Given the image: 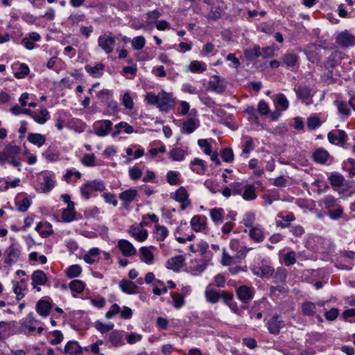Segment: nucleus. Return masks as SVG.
I'll use <instances>...</instances> for the list:
<instances>
[{
  "label": "nucleus",
  "instance_id": "c9c22d12",
  "mask_svg": "<svg viewBox=\"0 0 355 355\" xmlns=\"http://www.w3.org/2000/svg\"><path fill=\"white\" fill-rule=\"evenodd\" d=\"M31 200L28 198H24L20 200L19 196H17L15 199L17 209L20 212H26L31 206Z\"/></svg>",
  "mask_w": 355,
  "mask_h": 355
},
{
  "label": "nucleus",
  "instance_id": "864d4df0",
  "mask_svg": "<svg viewBox=\"0 0 355 355\" xmlns=\"http://www.w3.org/2000/svg\"><path fill=\"white\" fill-rule=\"evenodd\" d=\"M69 288L72 291L81 293L84 291L85 284L79 279H75L70 282Z\"/></svg>",
  "mask_w": 355,
  "mask_h": 355
},
{
  "label": "nucleus",
  "instance_id": "cd10ccee",
  "mask_svg": "<svg viewBox=\"0 0 355 355\" xmlns=\"http://www.w3.org/2000/svg\"><path fill=\"white\" fill-rule=\"evenodd\" d=\"M250 238L257 243L262 242L265 239L263 231L257 227H252L249 231Z\"/></svg>",
  "mask_w": 355,
  "mask_h": 355
},
{
  "label": "nucleus",
  "instance_id": "39448f33",
  "mask_svg": "<svg viewBox=\"0 0 355 355\" xmlns=\"http://www.w3.org/2000/svg\"><path fill=\"white\" fill-rule=\"evenodd\" d=\"M250 270L254 275L261 278H268L271 277L275 272L274 268L265 263L263 261L261 262L260 266H252L250 267Z\"/></svg>",
  "mask_w": 355,
  "mask_h": 355
},
{
  "label": "nucleus",
  "instance_id": "58836bf2",
  "mask_svg": "<svg viewBox=\"0 0 355 355\" xmlns=\"http://www.w3.org/2000/svg\"><path fill=\"white\" fill-rule=\"evenodd\" d=\"M20 152V148L17 146L8 144L6 146L3 153H0V155L8 156V157L13 158Z\"/></svg>",
  "mask_w": 355,
  "mask_h": 355
},
{
  "label": "nucleus",
  "instance_id": "9d476101",
  "mask_svg": "<svg viewBox=\"0 0 355 355\" xmlns=\"http://www.w3.org/2000/svg\"><path fill=\"white\" fill-rule=\"evenodd\" d=\"M37 321L33 313H30L25 318L20 322L21 331L25 334H29L36 330V325L40 324Z\"/></svg>",
  "mask_w": 355,
  "mask_h": 355
},
{
  "label": "nucleus",
  "instance_id": "8fccbe9b",
  "mask_svg": "<svg viewBox=\"0 0 355 355\" xmlns=\"http://www.w3.org/2000/svg\"><path fill=\"white\" fill-rule=\"evenodd\" d=\"M81 272H82V268L78 264H74V265L69 266L66 270V274H67V277L69 278H73V277H78Z\"/></svg>",
  "mask_w": 355,
  "mask_h": 355
},
{
  "label": "nucleus",
  "instance_id": "aec40b11",
  "mask_svg": "<svg viewBox=\"0 0 355 355\" xmlns=\"http://www.w3.org/2000/svg\"><path fill=\"white\" fill-rule=\"evenodd\" d=\"M33 288L37 286H44L46 284L48 278L44 271L37 270L33 272L31 275Z\"/></svg>",
  "mask_w": 355,
  "mask_h": 355
},
{
  "label": "nucleus",
  "instance_id": "f704fd0d",
  "mask_svg": "<svg viewBox=\"0 0 355 355\" xmlns=\"http://www.w3.org/2000/svg\"><path fill=\"white\" fill-rule=\"evenodd\" d=\"M302 314L306 316H312L316 313V306L311 302H306L302 304Z\"/></svg>",
  "mask_w": 355,
  "mask_h": 355
},
{
  "label": "nucleus",
  "instance_id": "dca6fc26",
  "mask_svg": "<svg viewBox=\"0 0 355 355\" xmlns=\"http://www.w3.org/2000/svg\"><path fill=\"white\" fill-rule=\"evenodd\" d=\"M327 138L331 144L343 146L347 141V135L344 130H339L336 133L332 132H329Z\"/></svg>",
  "mask_w": 355,
  "mask_h": 355
},
{
  "label": "nucleus",
  "instance_id": "0eeeda50",
  "mask_svg": "<svg viewBox=\"0 0 355 355\" xmlns=\"http://www.w3.org/2000/svg\"><path fill=\"white\" fill-rule=\"evenodd\" d=\"M112 126V123L110 120L97 121L94 124L95 134L98 137H105L110 134Z\"/></svg>",
  "mask_w": 355,
  "mask_h": 355
},
{
  "label": "nucleus",
  "instance_id": "6e6d98bb",
  "mask_svg": "<svg viewBox=\"0 0 355 355\" xmlns=\"http://www.w3.org/2000/svg\"><path fill=\"white\" fill-rule=\"evenodd\" d=\"M307 127L310 130H315L322 124L320 119L316 116H311L307 119Z\"/></svg>",
  "mask_w": 355,
  "mask_h": 355
},
{
  "label": "nucleus",
  "instance_id": "f3484780",
  "mask_svg": "<svg viewBox=\"0 0 355 355\" xmlns=\"http://www.w3.org/2000/svg\"><path fill=\"white\" fill-rule=\"evenodd\" d=\"M128 232L139 242L144 241L148 235V231L140 225H132Z\"/></svg>",
  "mask_w": 355,
  "mask_h": 355
},
{
  "label": "nucleus",
  "instance_id": "a878e982",
  "mask_svg": "<svg viewBox=\"0 0 355 355\" xmlns=\"http://www.w3.org/2000/svg\"><path fill=\"white\" fill-rule=\"evenodd\" d=\"M205 295L207 302L216 304L221 297V291H218L208 287L205 290Z\"/></svg>",
  "mask_w": 355,
  "mask_h": 355
},
{
  "label": "nucleus",
  "instance_id": "79ce46f5",
  "mask_svg": "<svg viewBox=\"0 0 355 355\" xmlns=\"http://www.w3.org/2000/svg\"><path fill=\"white\" fill-rule=\"evenodd\" d=\"M28 141L40 147L45 143V137L41 134L30 133L28 136Z\"/></svg>",
  "mask_w": 355,
  "mask_h": 355
},
{
  "label": "nucleus",
  "instance_id": "37998d69",
  "mask_svg": "<svg viewBox=\"0 0 355 355\" xmlns=\"http://www.w3.org/2000/svg\"><path fill=\"white\" fill-rule=\"evenodd\" d=\"M244 54L248 59H254L262 56L261 48L259 46H254L252 49H245Z\"/></svg>",
  "mask_w": 355,
  "mask_h": 355
},
{
  "label": "nucleus",
  "instance_id": "1a4fd4ad",
  "mask_svg": "<svg viewBox=\"0 0 355 355\" xmlns=\"http://www.w3.org/2000/svg\"><path fill=\"white\" fill-rule=\"evenodd\" d=\"M285 327V322L279 315H274L267 323V327L271 334L277 335L280 329Z\"/></svg>",
  "mask_w": 355,
  "mask_h": 355
},
{
  "label": "nucleus",
  "instance_id": "c03bdc74",
  "mask_svg": "<svg viewBox=\"0 0 355 355\" xmlns=\"http://www.w3.org/2000/svg\"><path fill=\"white\" fill-rule=\"evenodd\" d=\"M224 211L222 208H214L210 210V216L215 223H221L223 219Z\"/></svg>",
  "mask_w": 355,
  "mask_h": 355
},
{
  "label": "nucleus",
  "instance_id": "09e8293b",
  "mask_svg": "<svg viewBox=\"0 0 355 355\" xmlns=\"http://www.w3.org/2000/svg\"><path fill=\"white\" fill-rule=\"evenodd\" d=\"M282 218V221H277V226L282 228H286L289 226V223L295 220V216L293 213H289L286 216H279Z\"/></svg>",
  "mask_w": 355,
  "mask_h": 355
},
{
  "label": "nucleus",
  "instance_id": "7ed1b4c3",
  "mask_svg": "<svg viewBox=\"0 0 355 355\" xmlns=\"http://www.w3.org/2000/svg\"><path fill=\"white\" fill-rule=\"evenodd\" d=\"M174 100L171 94L162 90L158 93L157 107L162 112H167L173 107Z\"/></svg>",
  "mask_w": 355,
  "mask_h": 355
},
{
  "label": "nucleus",
  "instance_id": "680f3d73",
  "mask_svg": "<svg viewBox=\"0 0 355 355\" xmlns=\"http://www.w3.org/2000/svg\"><path fill=\"white\" fill-rule=\"evenodd\" d=\"M284 261L286 266H290L295 263V252L294 251H290L284 254Z\"/></svg>",
  "mask_w": 355,
  "mask_h": 355
},
{
  "label": "nucleus",
  "instance_id": "603ef678",
  "mask_svg": "<svg viewBox=\"0 0 355 355\" xmlns=\"http://www.w3.org/2000/svg\"><path fill=\"white\" fill-rule=\"evenodd\" d=\"M343 168L349 172V176L355 175V159L349 158L343 162Z\"/></svg>",
  "mask_w": 355,
  "mask_h": 355
},
{
  "label": "nucleus",
  "instance_id": "2f4dec72",
  "mask_svg": "<svg viewBox=\"0 0 355 355\" xmlns=\"http://www.w3.org/2000/svg\"><path fill=\"white\" fill-rule=\"evenodd\" d=\"M242 197L245 200H253L256 199L255 187L252 184H246L242 193Z\"/></svg>",
  "mask_w": 355,
  "mask_h": 355
},
{
  "label": "nucleus",
  "instance_id": "69168bd1",
  "mask_svg": "<svg viewBox=\"0 0 355 355\" xmlns=\"http://www.w3.org/2000/svg\"><path fill=\"white\" fill-rule=\"evenodd\" d=\"M277 104L284 110H286L289 105L288 101L283 94H279L277 95Z\"/></svg>",
  "mask_w": 355,
  "mask_h": 355
},
{
  "label": "nucleus",
  "instance_id": "a18cd8bd",
  "mask_svg": "<svg viewBox=\"0 0 355 355\" xmlns=\"http://www.w3.org/2000/svg\"><path fill=\"white\" fill-rule=\"evenodd\" d=\"M49 111L42 107L40 110V115L34 113L32 118L39 124H44L48 120Z\"/></svg>",
  "mask_w": 355,
  "mask_h": 355
},
{
  "label": "nucleus",
  "instance_id": "72a5a7b5",
  "mask_svg": "<svg viewBox=\"0 0 355 355\" xmlns=\"http://www.w3.org/2000/svg\"><path fill=\"white\" fill-rule=\"evenodd\" d=\"M100 250L98 248H94L89 250V251L84 255V261L89 263L93 264L96 261V257L100 254Z\"/></svg>",
  "mask_w": 355,
  "mask_h": 355
},
{
  "label": "nucleus",
  "instance_id": "a19ab883",
  "mask_svg": "<svg viewBox=\"0 0 355 355\" xmlns=\"http://www.w3.org/2000/svg\"><path fill=\"white\" fill-rule=\"evenodd\" d=\"M155 234L158 241H163L168 236V230L165 226L157 225L155 226Z\"/></svg>",
  "mask_w": 355,
  "mask_h": 355
},
{
  "label": "nucleus",
  "instance_id": "4c0bfd02",
  "mask_svg": "<svg viewBox=\"0 0 355 355\" xmlns=\"http://www.w3.org/2000/svg\"><path fill=\"white\" fill-rule=\"evenodd\" d=\"M328 180L332 187H339L343 185L345 178L341 174L333 173L328 178Z\"/></svg>",
  "mask_w": 355,
  "mask_h": 355
},
{
  "label": "nucleus",
  "instance_id": "4be33fe9",
  "mask_svg": "<svg viewBox=\"0 0 355 355\" xmlns=\"http://www.w3.org/2000/svg\"><path fill=\"white\" fill-rule=\"evenodd\" d=\"M104 69L105 65L103 63H97L94 67L89 64L85 66V71L95 78H99L103 76Z\"/></svg>",
  "mask_w": 355,
  "mask_h": 355
},
{
  "label": "nucleus",
  "instance_id": "e433bc0d",
  "mask_svg": "<svg viewBox=\"0 0 355 355\" xmlns=\"http://www.w3.org/2000/svg\"><path fill=\"white\" fill-rule=\"evenodd\" d=\"M187 67L188 69L193 73H202L206 70V64L198 60L191 62Z\"/></svg>",
  "mask_w": 355,
  "mask_h": 355
},
{
  "label": "nucleus",
  "instance_id": "0e129e2a",
  "mask_svg": "<svg viewBox=\"0 0 355 355\" xmlns=\"http://www.w3.org/2000/svg\"><path fill=\"white\" fill-rule=\"evenodd\" d=\"M178 173L177 171H169L166 174V180L169 184L175 185L178 184Z\"/></svg>",
  "mask_w": 355,
  "mask_h": 355
},
{
  "label": "nucleus",
  "instance_id": "338daca9",
  "mask_svg": "<svg viewBox=\"0 0 355 355\" xmlns=\"http://www.w3.org/2000/svg\"><path fill=\"white\" fill-rule=\"evenodd\" d=\"M336 106L340 114L348 116L350 114V110L347 107V104L343 101H336Z\"/></svg>",
  "mask_w": 355,
  "mask_h": 355
},
{
  "label": "nucleus",
  "instance_id": "a211bd4d",
  "mask_svg": "<svg viewBox=\"0 0 355 355\" xmlns=\"http://www.w3.org/2000/svg\"><path fill=\"white\" fill-rule=\"evenodd\" d=\"M119 286L121 290L126 294L132 295L138 293L139 286L130 280L123 279L119 282Z\"/></svg>",
  "mask_w": 355,
  "mask_h": 355
},
{
  "label": "nucleus",
  "instance_id": "9b49d317",
  "mask_svg": "<svg viewBox=\"0 0 355 355\" xmlns=\"http://www.w3.org/2000/svg\"><path fill=\"white\" fill-rule=\"evenodd\" d=\"M175 200L181 203L180 207L182 210H184L191 205L189 193L184 187H180L177 189L175 193Z\"/></svg>",
  "mask_w": 355,
  "mask_h": 355
},
{
  "label": "nucleus",
  "instance_id": "c85d7f7f",
  "mask_svg": "<svg viewBox=\"0 0 355 355\" xmlns=\"http://www.w3.org/2000/svg\"><path fill=\"white\" fill-rule=\"evenodd\" d=\"M191 168L198 174H202L206 171L205 162L201 159L195 158L191 162Z\"/></svg>",
  "mask_w": 355,
  "mask_h": 355
},
{
  "label": "nucleus",
  "instance_id": "c756f323",
  "mask_svg": "<svg viewBox=\"0 0 355 355\" xmlns=\"http://www.w3.org/2000/svg\"><path fill=\"white\" fill-rule=\"evenodd\" d=\"M55 184V181L51 175H45L44 181L40 183V189L43 193L49 192Z\"/></svg>",
  "mask_w": 355,
  "mask_h": 355
},
{
  "label": "nucleus",
  "instance_id": "412c9836",
  "mask_svg": "<svg viewBox=\"0 0 355 355\" xmlns=\"http://www.w3.org/2000/svg\"><path fill=\"white\" fill-rule=\"evenodd\" d=\"M312 157L315 162L321 164H326L327 160L331 158L328 151L322 148H320L315 150L313 153Z\"/></svg>",
  "mask_w": 355,
  "mask_h": 355
},
{
  "label": "nucleus",
  "instance_id": "f8f14e48",
  "mask_svg": "<svg viewBox=\"0 0 355 355\" xmlns=\"http://www.w3.org/2000/svg\"><path fill=\"white\" fill-rule=\"evenodd\" d=\"M236 294L243 303H248L254 297V288L243 285L236 289Z\"/></svg>",
  "mask_w": 355,
  "mask_h": 355
},
{
  "label": "nucleus",
  "instance_id": "3c124183",
  "mask_svg": "<svg viewBox=\"0 0 355 355\" xmlns=\"http://www.w3.org/2000/svg\"><path fill=\"white\" fill-rule=\"evenodd\" d=\"M185 156V152L180 148H175L170 152V157L174 161H182Z\"/></svg>",
  "mask_w": 355,
  "mask_h": 355
},
{
  "label": "nucleus",
  "instance_id": "2eb2a0df",
  "mask_svg": "<svg viewBox=\"0 0 355 355\" xmlns=\"http://www.w3.org/2000/svg\"><path fill=\"white\" fill-rule=\"evenodd\" d=\"M336 41L342 47H349L355 44L354 37L347 31L338 33L336 35Z\"/></svg>",
  "mask_w": 355,
  "mask_h": 355
},
{
  "label": "nucleus",
  "instance_id": "4468645a",
  "mask_svg": "<svg viewBox=\"0 0 355 355\" xmlns=\"http://www.w3.org/2000/svg\"><path fill=\"white\" fill-rule=\"evenodd\" d=\"M190 224L196 232H203L207 228V218L205 216L196 215L191 218Z\"/></svg>",
  "mask_w": 355,
  "mask_h": 355
},
{
  "label": "nucleus",
  "instance_id": "bf43d9fd",
  "mask_svg": "<svg viewBox=\"0 0 355 355\" xmlns=\"http://www.w3.org/2000/svg\"><path fill=\"white\" fill-rule=\"evenodd\" d=\"M95 327L98 331H99L102 334H105L112 330L114 328V324H104L100 321H97L95 323Z\"/></svg>",
  "mask_w": 355,
  "mask_h": 355
},
{
  "label": "nucleus",
  "instance_id": "6ab92c4d",
  "mask_svg": "<svg viewBox=\"0 0 355 355\" xmlns=\"http://www.w3.org/2000/svg\"><path fill=\"white\" fill-rule=\"evenodd\" d=\"M185 259L182 255L171 257L166 262V268L178 272L184 264Z\"/></svg>",
  "mask_w": 355,
  "mask_h": 355
},
{
  "label": "nucleus",
  "instance_id": "f257e3e1",
  "mask_svg": "<svg viewBox=\"0 0 355 355\" xmlns=\"http://www.w3.org/2000/svg\"><path fill=\"white\" fill-rule=\"evenodd\" d=\"M115 42V37L111 33L101 35L98 38V46L107 54L113 51Z\"/></svg>",
  "mask_w": 355,
  "mask_h": 355
},
{
  "label": "nucleus",
  "instance_id": "bb28decb",
  "mask_svg": "<svg viewBox=\"0 0 355 355\" xmlns=\"http://www.w3.org/2000/svg\"><path fill=\"white\" fill-rule=\"evenodd\" d=\"M75 218L74 202L69 203L67 207L62 212V219L63 221L69 223Z\"/></svg>",
  "mask_w": 355,
  "mask_h": 355
},
{
  "label": "nucleus",
  "instance_id": "5701e85b",
  "mask_svg": "<svg viewBox=\"0 0 355 355\" xmlns=\"http://www.w3.org/2000/svg\"><path fill=\"white\" fill-rule=\"evenodd\" d=\"M199 126V121L195 118H189L182 123V132L191 134Z\"/></svg>",
  "mask_w": 355,
  "mask_h": 355
},
{
  "label": "nucleus",
  "instance_id": "f03ea898",
  "mask_svg": "<svg viewBox=\"0 0 355 355\" xmlns=\"http://www.w3.org/2000/svg\"><path fill=\"white\" fill-rule=\"evenodd\" d=\"M20 255L19 248L16 245H10L3 252L4 263L12 266L19 261Z\"/></svg>",
  "mask_w": 355,
  "mask_h": 355
},
{
  "label": "nucleus",
  "instance_id": "de8ad7c7",
  "mask_svg": "<svg viewBox=\"0 0 355 355\" xmlns=\"http://www.w3.org/2000/svg\"><path fill=\"white\" fill-rule=\"evenodd\" d=\"M173 305L175 309H180L185 304L184 295L181 293H171Z\"/></svg>",
  "mask_w": 355,
  "mask_h": 355
},
{
  "label": "nucleus",
  "instance_id": "13d9d810",
  "mask_svg": "<svg viewBox=\"0 0 355 355\" xmlns=\"http://www.w3.org/2000/svg\"><path fill=\"white\" fill-rule=\"evenodd\" d=\"M146 44V40L144 36H137L132 39V45L135 50H141Z\"/></svg>",
  "mask_w": 355,
  "mask_h": 355
},
{
  "label": "nucleus",
  "instance_id": "423d86ee",
  "mask_svg": "<svg viewBox=\"0 0 355 355\" xmlns=\"http://www.w3.org/2000/svg\"><path fill=\"white\" fill-rule=\"evenodd\" d=\"M226 85L225 80L221 78L219 76L214 75L211 76L208 82L207 89L214 92L217 94H222L225 92Z\"/></svg>",
  "mask_w": 355,
  "mask_h": 355
},
{
  "label": "nucleus",
  "instance_id": "393cba45",
  "mask_svg": "<svg viewBox=\"0 0 355 355\" xmlns=\"http://www.w3.org/2000/svg\"><path fill=\"white\" fill-rule=\"evenodd\" d=\"M139 257L141 261L151 264L154 260V255L152 251L147 247H141L139 249Z\"/></svg>",
  "mask_w": 355,
  "mask_h": 355
},
{
  "label": "nucleus",
  "instance_id": "4d7b16f0",
  "mask_svg": "<svg viewBox=\"0 0 355 355\" xmlns=\"http://www.w3.org/2000/svg\"><path fill=\"white\" fill-rule=\"evenodd\" d=\"M29 71L30 70L28 65L22 63L19 65L18 71L15 72L14 76L16 78L21 79L28 75Z\"/></svg>",
  "mask_w": 355,
  "mask_h": 355
},
{
  "label": "nucleus",
  "instance_id": "6e6552de",
  "mask_svg": "<svg viewBox=\"0 0 355 355\" xmlns=\"http://www.w3.org/2000/svg\"><path fill=\"white\" fill-rule=\"evenodd\" d=\"M295 92L297 98L300 99L302 103L306 105L313 103L311 89L306 86H298L295 88Z\"/></svg>",
  "mask_w": 355,
  "mask_h": 355
},
{
  "label": "nucleus",
  "instance_id": "473e14b6",
  "mask_svg": "<svg viewBox=\"0 0 355 355\" xmlns=\"http://www.w3.org/2000/svg\"><path fill=\"white\" fill-rule=\"evenodd\" d=\"M123 334L120 331H112L109 335V341L112 345L117 347L123 344Z\"/></svg>",
  "mask_w": 355,
  "mask_h": 355
},
{
  "label": "nucleus",
  "instance_id": "e2e57ef3",
  "mask_svg": "<svg viewBox=\"0 0 355 355\" xmlns=\"http://www.w3.org/2000/svg\"><path fill=\"white\" fill-rule=\"evenodd\" d=\"M10 325L9 322L1 321L0 322V340L6 339L8 334L7 331L9 330Z\"/></svg>",
  "mask_w": 355,
  "mask_h": 355
},
{
  "label": "nucleus",
  "instance_id": "b1692460",
  "mask_svg": "<svg viewBox=\"0 0 355 355\" xmlns=\"http://www.w3.org/2000/svg\"><path fill=\"white\" fill-rule=\"evenodd\" d=\"M51 309V304L49 301L44 300H39L36 305L37 313L44 317H46L49 314Z\"/></svg>",
  "mask_w": 355,
  "mask_h": 355
},
{
  "label": "nucleus",
  "instance_id": "20e7f679",
  "mask_svg": "<svg viewBox=\"0 0 355 355\" xmlns=\"http://www.w3.org/2000/svg\"><path fill=\"white\" fill-rule=\"evenodd\" d=\"M138 197V191L135 189H127L119 195L120 200L123 201L122 207L125 209H129L130 203L135 201Z\"/></svg>",
  "mask_w": 355,
  "mask_h": 355
},
{
  "label": "nucleus",
  "instance_id": "052dcab7",
  "mask_svg": "<svg viewBox=\"0 0 355 355\" xmlns=\"http://www.w3.org/2000/svg\"><path fill=\"white\" fill-rule=\"evenodd\" d=\"M286 272L283 268H278L273 275V279L275 283L284 282L286 279Z\"/></svg>",
  "mask_w": 355,
  "mask_h": 355
},
{
  "label": "nucleus",
  "instance_id": "5fc2aeb1",
  "mask_svg": "<svg viewBox=\"0 0 355 355\" xmlns=\"http://www.w3.org/2000/svg\"><path fill=\"white\" fill-rule=\"evenodd\" d=\"M220 156L223 160L225 162H232L234 160V153L232 148H225L222 149Z\"/></svg>",
  "mask_w": 355,
  "mask_h": 355
},
{
  "label": "nucleus",
  "instance_id": "7c9ffc66",
  "mask_svg": "<svg viewBox=\"0 0 355 355\" xmlns=\"http://www.w3.org/2000/svg\"><path fill=\"white\" fill-rule=\"evenodd\" d=\"M64 352L71 355L81 354L82 349L76 341H69L64 347Z\"/></svg>",
  "mask_w": 355,
  "mask_h": 355
},
{
  "label": "nucleus",
  "instance_id": "49530a36",
  "mask_svg": "<svg viewBox=\"0 0 355 355\" xmlns=\"http://www.w3.org/2000/svg\"><path fill=\"white\" fill-rule=\"evenodd\" d=\"M42 156L48 162H55L58 159L60 153L52 148H49L43 153Z\"/></svg>",
  "mask_w": 355,
  "mask_h": 355
},
{
  "label": "nucleus",
  "instance_id": "ddd939ff",
  "mask_svg": "<svg viewBox=\"0 0 355 355\" xmlns=\"http://www.w3.org/2000/svg\"><path fill=\"white\" fill-rule=\"evenodd\" d=\"M117 247L125 257H132L136 254L137 250L133 245L125 239L118 241Z\"/></svg>",
  "mask_w": 355,
  "mask_h": 355
},
{
  "label": "nucleus",
  "instance_id": "ea45409f",
  "mask_svg": "<svg viewBox=\"0 0 355 355\" xmlns=\"http://www.w3.org/2000/svg\"><path fill=\"white\" fill-rule=\"evenodd\" d=\"M298 56L293 53L285 54L282 58L283 63L288 67H293L297 62Z\"/></svg>",
  "mask_w": 355,
  "mask_h": 355
},
{
  "label": "nucleus",
  "instance_id": "774afa93",
  "mask_svg": "<svg viewBox=\"0 0 355 355\" xmlns=\"http://www.w3.org/2000/svg\"><path fill=\"white\" fill-rule=\"evenodd\" d=\"M122 103L126 109L131 110L133 108V100L128 92H126L123 94L122 98Z\"/></svg>",
  "mask_w": 355,
  "mask_h": 355
}]
</instances>
